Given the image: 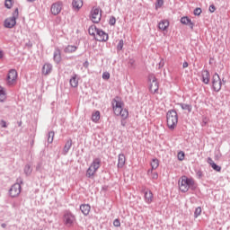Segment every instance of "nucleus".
Here are the masks:
<instances>
[{"mask_svg": "<svg viewBox=\"0 0 230 230\" xmlns=\"http://www.w3.org/2000/svg\"><path fill=\"white\" fill-rule=\"evenodd\" d=\"M153 173H154V169H152L151 167V169L147 171V175H152Z\"/></svg>", "mask_w": 230, "mask_h": 230, "instance_id": "obj_56", "label": "nucleus"}, {"mask_svg": "<svg viewBox=\"0 0 230 230\" xmlns=\"http://www.w3.org/2000/svg\"><path fill=\"white\" fill-rule=\"evenodd\" d=\"M82 6H84V0H73L72 1L73 10H76L78 12V10H80V8H82Z\"/></svg>", "mask_w": 230, "mask_h": 230, "instance_id": "obj_24", "label": "nucleus"}, {"mask_svg": "<svg viewBox=\"0 0 230 230\" xmlns=\"http://www.w3.org/2000/svg\"><path fill=\"white\" fill-rule=\"evenodd\" d=\"M79 80H80V78H78V75L74 73L69 80L70 87L76 89V87H78Z\"/></svg>", "mask_w": 230, "mask_h": 230, "instance_id": "obj_16", "label": "nucleus"}, {"mask_svg": "<svg viewBox=\"0 0 230 230\" xmlns=\"http://www.w3.org/2000/svg\"><path fill=\"white\" fill-rule=\"evenodd\" d=\"M53 139H55V131H49L47 134V142L48 145H51V143H53Z\"/></svg>", "mask_w": 230, "mask_h": 230, "instance_id": "obj_32", "label": "nucleus"}, {"mask_svg": "<svg viewBox=\"0 0 230 230\" xmlns=\"http://www.w3.org/2000/svg\"><path fill=\"white\" fill-rule=\"evenodd\" d=\"M111 78V74L109 72L102 73V80H109Z\"/></svg>", "mask_w": 230, "mask_h": 230, "instance_id": "obj_47", "label": "nucleus"}, {"mask_svg": "<svg viewBox=\"0 0 230 230\" xmlns=\"http://www.w3.org/2000/svg\"><path fill=\"white\" fill-rule=\"evenodd\" d=\"M4 6L8 10H10V8H12V6H13V4H12V0H5Z\"/></svg>", "mask_w": 230, "mask_h": 230, "instance_id": "obj_44", "label": "nucleus"}, {"mask_svg": "<svg viewBox=\"0 0 230 230\" xmlns=\"http://www.w3.org/2000/svg\"><path fill=\"white\" fill-rule=\"evenodd\" d=\"M72 146H73V139L68 138L63 147V155H67Z\"/></svg>", "mask_w": 230, "mask_h": 230, "instance_id": "obj_17", "label": "nucleus"}, {"mask_svg": "<svg viewBox=\"0 0 230 230\" xmlns=\"http://www.w3.org/2000/svg\"><path fill=\"white\" fill-rule=\"evenodd\" d=\"M79 209L84 217H87L89 213H91V205L82 204L80 205Z\"/></svg>", "mask_w": 230, "mask_h": 230, "instance_id": "obj_21", "label": "nucleus"}, {"mask_svg": "<svg viewBox=\"0 0 230 230\" xmlns=\"http://www.w3.org/2000/svg\"><path fill=\"white\" fill-rule=\"evenodd\" d=\"M23 172L25 175H27V177L31 175V172H33V170L31 169V165L30 164H25Z\"/></svg>", "mask_w": 230, "mask_h": 230, "instance_id": "obj_35", "label": "nucleus"}, {"mask_svg": "<svg viewBox=\"0 0 230 230\" xmlns=\"http://www.w3.org/2000/svg\"><path fill=\"white\" fill-rule=\"evenodd\" d=\"M36 172H42V162L37 164Z\"/></svg>", "mask_w": 230, "mask_h": 230, "instance_id": "obj_52", "label": "nucleus"}, {"mask_svg": "<svg viewBox=\"0 0 230 230\" xmlns=\"http://www.w3.org/2000/svg\"><path fill=\"white\" fill-rule=\"evenodd\" d=\"M78 49V47L75 45H68L64 48V53H75Z\"/></svg>", "mask_w": 230, "mask_h": 230, "instance_id": "obj_27", "label": "nucleus"}, {"mask_svg": "<svg viewBox=\"0 0 230 230\" xmlns=\"http://www.w3.org/2000/svg\"><path fill=\"white\" fill-rule=\"evenodd\" d=\"M125 163H127V158L124 154H119L118 156V164L117 168H123L125 166Z\"/></svg>", "mask_w": 230, "mask_h": 230, "instance_id": "obj_23", "label": "nucleus"}, {"mask_svg": "<svg viewBox=\"0 0 230 230\" xmlns=\"http://www.w3.org/2000/svg\"><path fill=\"white\" fill-rule=\"evenodd\" d=\"M168 26H170V22L168 20H162L158 23V28L159 30H162V31L168 30Z\"/></svg>", "mask_w": 230, "mask_h": 230, "instance_id": "obj_25", "label": "nucleus"}, {"mask_svg": "<svg viewBox=\"0 0 230 230\" xmlns=\"http://www.w3.org/2000/svg\"><path fill=\"white\" fill-rule=\"evenodd\" d=\"M115 116H120L122 119H127L128 118V109H123V107L114 112Z\"/></svg>", "mask_w": 230, "mask_h": 230, "instance_id": "obj_19", "label": "nucleus"}, {"mask_svg": "<svg viewBox=\"0 0 230 230\" xmlns=\"http://www.w3.org/2000/svg\"><path fill=\"white\" fill-rule=\"evenodd\" d=\"M149 91L152 94H158L159 93V83L155 81L150 84Z\"/></svg>", "mask_w": 230, "mask_h": 230, "instance_id": "obj_18", "label": "nucleus"}, {"mask_svg": "<svg viewBox=\"0 0 230 230\" xmlns=\"http://www.w3.org/2000/svg\"><path fill=\"white\" fill-rule=\"evenodd\" d=\"M216 87H218V83H216Z\"/></svg>", "mask_w": 230, "mask_h": 230, "instance_id": "obj_64", "label": "nucleus"}, {"mask_svg": "<svg viewBox=\"0 0 230 230\" xmlns=\"http://www.w3.org/2000/svg\"><path fill=\"white\" fill-rule=\"evenodd\" d=\"M75 222H76V216L69 209L64 210L63 211L64 226H66V227H73V226H75Z\"/></svg>", "mask_w": 230, "mask_h": 230, "instance_id": "obj_2", "label": "nucleus"}, {"mask_svg": "<svg viewBox=\"0 0 230 230\" xmlns=\"http://www.w3.org/2000/svg\"><path fill=\"white\" fill-rule=\"evenodd\" d=\"M96 172L94 171V169H93L92 166H90L87 170H86V177L87 179H93L95 175Z\"/></svg>", "mask_w": 230, "mask_h": 230, "instance_id": "obj_30", "label": "nucleus"}, {"mask_svg": "<svg viewBox=\"0 0 230 230\" xmlns=\"http://www.w3.org/2000/svg\"><path fill=\"white\" fill-rule=\"evenodd\" d=\"M1 227H3V229L6 228V224L5 223H2L1 224Z\"/></svg>", "mask_w": 230, "mask_h": 230, "instance_id": "obj_60", "label": "nucleus"}, {"mask_svg": "<svg viewBox=\"0 0 230 230\" xmlns=\"http://www.w3.org/2000/svg\"><path fill=\"white\" fill-rule=\"evenodd\" d=\"M6 100V89L0 85V102Z\"/></svg>", "mask_w": 230, "mask_h": 230, "instance_id": "obj_34", "label": "nucleus"}, {"mask_svg": "<svg viewBox=\"0 0 230 230\" xmlns=\"http://www.w3.org/2000/svg\"><path fill=\"white\" fill-rule=\"evenodd\" d=\"M187 180V188L188 191H195L197 190V184L195 183V181L191 178L186 177Z\"/></svg>", "mask_w": 230, "mask_h": 230, "instance_id": "obj_20", "label": "nucleus"}, {"mask_svg": "<svg viewBox=\"0 0 230 230\" xmlns=\"http://www.w3.org/2000/svg\"><path fill=\"white\" fill-rule=\"evenodd\" d=\"M163 4H164V0H156L155 10H159V8H162Z\"/></svg>", "mask_w": 230, "mask_h": 230, "instance_id": "obj_39", "label": "nucleus"}, {"mask_svg": "<svg viewBox=\"0 0 230 230\" xmlns=\"http://www.w3.org/2000/svg\"><path fill=\"white\" fill-rule=\"evenodd\" d=\"M208 123H209V119H208L207 117H204L201 122V127H206Z\"/></svg>", "mask_w": 230, "mask_h": 230, "instance_id": "obj_50", "label": "nucleus"}, {"mask_svg": "<svg viewBox=\"0 0 230 230\" xmlns=\"http://www.w3.org/2000/svg\"><path fill=\"white\" fill-rule=\"evenodd\" d=\"M212 89L216 93H220V90L222 89V80L220 79L218 73H215L212 76Z\"/></svg>", "mask_w": 230, "mask_h": 230, "instance_id": "obj_4", "label": "nucleus"}, {"mask_svg": "<svg viewBox=\"0 0 230 230\" xmlns=\"http://www.w3.org/2000/svg\"><path fill=\"white\" fill-rule=\"evenodd\" d=\"M178 161H182L184 159V157H186V154L184 153V151H180L178 153Z\"/></svg>", "mask_w": 230, "mask_h": 230, "instance_id": "obj_42", "label": "nucleus"}, {"mask_svg": "<svg viewBox=\"0 0 230 230\" xmlns=\"http://www.w3.org/2000/svg\"><path fill=\"white\" fill-rule=\"evenodd\" d=\"M216 11L217 7L215 6V4H210L208 7V12H210V13H215Z\"/></svg>", "mask_w": 230, "mask_h": 230, "instance_id": "obj_49", "label": "nucleus"}, {"mask_svg": "<svg viewBox=\"0 0 230 230\" xmlns=\"http://www.w3.org/2000/svg\"><path fill=\"white\" fill-rule=\"evenodd\" d=\"M211 168L215 170V172H222V167L217 164H212Z\"/></svg>", "mask_w": 230, "mask_h": 230, "instance_id": "obj_43", "label": "nucleus"}, {"mask_svg": "<svg viewBox=\"0 0 230 230\" xmlns=\"http://www.w3.org/2000/svg\"><path fill=\"white\" fill-rule=\"evenodd\" d=\"M193 13H194V15L199 16V15H200V13H202V9L200 7H197L194 9Z\"/></svg>", "mask_w": 230, "mask_h": 230, "instance_id": "obj_46", "label": "nucleus"}, {"mask_svg": "<svg viewBox=\"0 0 230 230\" xmlns=\"http://www.w3.org/2000/svg\"><path fill=\"white\" fill-rule=\"evenodd\" d=\"M102 12L100 7H93L91 10V21L94 22V24H98L100 21H102Z\"/></svg>", "mask_w": 230, "mask_h": 230, "instance_id": "obj_5", "label": "nucleus"}, {"mask_svg": "<svg viewBox=\"0 0 230 230\" xmlns=\"http://www.w3.org/2000/svg\"><path fill=\"white\" fill-rule=\"evenodd\" d=\"M84 67H89V61L83 63Z\"/></svg>", "mask_w": 230, "mask_h": 230, "instance_id": "obj_57", "label": "nucleus"}, {"mask_svg": "<svg viewBox=\"0 0 230 230\" xmlns=\"http://www.w3.org/2000/svg\"><path fill=\"white\" fill-rule=\"evenodd\" d=\"M142 193H144V199L146 204H152V202H154V193L152 190H146V189H143Z\"/></svg>", "mask_w": 230, "mask_h": 230, "instance_id": "obj_10", "label": "nucleus"}, {"mask_svg": "<svg viewBox=\"0 0 230 230\" xmlns=\"http://www.w3.org/2000/svg\"><path fill=\"white\" fill-rule=\"evenodd\" d=\"M53 60L55 64H60L62 62V51L60 49L56 48L53 54Z\"/></svg>", "mask_w": 230, "mask_h": 230, "instance_id": "obj_13", "label": "nucleus"}, {"mask_svg": "<svg viewBox=\"0 0 230 230\" xmlns=\"http://www.w3.org/2000/svg\"><path fill=\"white\" fill-rule=\"evenodd\" d=\"M123 46H125L123 40H119L117 45V51H121L123 49Z\"/></svg>", "mask_w": 230, "mask_h": 230, "instance_id": "obj_41", "label": "nucleus"}, {"mask_svg": "<svg viewBox=\"0 0 230 230\" xmlns=\"http://www.w3.org/2000/svg\"><path fill=\"white\" fill-rule=\"evenodd\" d=\"M4 57V52L0 49V58H3Z\"/></svg>", "mask_w": 230, "mask_h": 230, "instance_id": "obj_58", "label": "nucleus"}, {"mask_svg": "<svg viewBox=\"0 0 230 230\" xmlns=\"http://www.w3.org/2000/svg\"><path fill=\"white\" fill-rule=\"evenodd\" d=\"M188 66H190V64H188L187 61H184L183 64H182L183 69H186V67H188Z\"/></svg>", "mask_w": 230, "mask_h": 230, "instance_id": "obj_54", "label": "nucleus"}, {"mask_svg": "<svg viewBox=\"0 0 230 230\" xmlns=\"http://www.w3.org/2000/svg\"><path fill=\"white\" fill-rule=\"evenodd\" d=\"M7 85L10 87L12 85H15L17 82V70L11 69L9 70L7 76H6Z\"/></svg>", "mask_w": 230, "mask_h": 230, "instance_id": "obj_6", "label": "nucleus"}, {"mask_svg": "<svg viewBox=\"0 0 230 230\" xmlns=\"http://www.w3.org/2000/svg\"><path fill=\"white\" fill-rule=\"evenodd\" d=\"M28 3H33L35 0H27Z\"/></svg>", "mask_w": 230, "mask_h": 230, "instance_id": "obj_62", "label": "nucleus"}, {"mask_svg": "<svg viewBox=\"0 0 230 230\" xmlns=\"http://www.w3.org/2000/svg\"><path fill=\"white\" fill-rule=\"evenodd\" d=\"M164 66V63H162V61L159 63V67H163Z\"/></svg>", "mask_w": 230, "mask_h": 230, "instance_id": "obj_61", "label": "nucleus"}, {"mask_svg": "<svg viewBox=\"0 0 230 230\" xmlns=\"http://www.w3.org/2000/svg\"><path fill=\"white\" fill-rule=\"evenodd\" d=\"M52 69H53V65H51L49 63H46L42 66V74L43 75H49V73H51Z\"/></svg>", "mask_w": 230, "mask_h": 230, "instance_id": "obj_26", "label": "nucleus"}, {"mask_svg": "<svg viewBox=\"0 0 230 230\" xmlns=\"http://www.w3.org/2000/svg\"><path fill=\"white\" fill-rule=\"evenodd\" d=\"M90 166L93 171L98 172V170H100V166H102V159L94 158Z\"/></svg>", "mask_w": 230, "mask_h": 230, "instance_id": "obj_22", "label": "nucleus"}, {"mask_svg": "<svg viewBox=\"0 0 230 230\" xmlns=\"http://www.w3.org/2000/svg\"><path fill=\"white\" fill-rule=\"evenodd\" d=\"M202 215V208L197 207L194 211V218H199Z\"/></svg>", "mask_w": 230, "mask_h": 230, "instance_id": "obj_36", "label": "nucleus"}, {"mask_svg": "<svg viewBox=\"0 0 230 230\" xmlns=\"http://www.w3.org/2000/svg\"><path fill=\"white\" fill-rule=\"evenodd\" d=\"M110 26H115L116 25V17L111 16L109 20Z\"/></svg>", "mask_w": 230, "mask_h": 230, "instance_id": "obj_45", "label": "nucleus"}, {"mask_svg": "<svg viewBox=\"0 0 230 230\" xmlns=\"http://www.w3.org/2000/svg\"><path fill=\"white\" fill-rule=\"evenodd\" d=\"M1 125H2L3 128H6V121L1 120Z\"/></svg>", "mask_w": 230, "mask_h": 230, "instance_id": "obj_55", "label": "nucleus"}, {"mask_svg": "<svg viewBox=\"0 0 230 230\" xmlns=\"http://www.w3.org/2000/svg\"><path fill=\"white\" fill-rule=\"evenodd\" d=\"M113 226H114V227H120L121 226V222L119 221V218L114 219Z\"/></svg>", "mask_w": 230, "mask_h": 230, "instance_id": "obj_48", "label": "nucleus"}, {"mask_svg": "<svg viewBox=\"0 0 230 230\" xmlns=\"http://www.w3.org/2000/svg\"><path fill=\"white\" fill-rule=\"evenodd\" d=\"M19 18V8H16L13 12V17H8L4 22V28L12 30L17 24V19Z\"/></svg>", "mask_w": 230, "mask_h": 230, "instance_id": "obj_3", "label": "nucleus"}, {"mask_svg": "<svg viewBox=\"0 0 230 230\" xmlns=\"http://www.w3.org/2000/svg\"><path fill=\"white\" fill-rule=\"evenodd\" d=\"M128 67H130V69H136V59L129 58V60L128 62Z\"/></svg>", "mask_w": 230, "mask_h": 230, "instance_id": "obj_37", "label": "nucleus"}, {"mask_svg": "<svg viewBox=\"0 0 230 230\" xmlns=\"http://www.w3.org/2000/svg\"><path fill=\"white\" fill-rule=\"evenodd\" d=\"M98 30L99 29H98V27H96V25H92L88 29V33L92 37H96V33H98Z\"/></svg>", "mask_w": 230, "mask_h": 230, "instance_id": "obj_29", "label": "nucleus"}, {"mask_svg": "<svg viewBox=\"0 0 230 230\" xmlns=\"http://www.w3.org/2000/svg\"><path fill=\"white\" fill-rule=\"evenodd\" d=\"M209 80H211V75L209 74V70H202L201 71V82L208 85L209 84Z\"/></svg>", "mask_w": 230, "mask_h": 230, "instance_id": "obj_12", "label": "nucleus"}, {"mask_svg": "<svg viewBox=\"0 0 230 230\" xmlns=\"http://www.w3.org/2000/svg\"><path fill=\"white\" fill-rule=\"evenodd\" d=\"M178 105L181 107V109H182V111H188V112H191V111H193L191 104L179 102Z\"/></svg>", "mask_w": 230, "mask_h": 230, "instance_id": "obj_28", "label": "nucleus"}, {"mask_svg": "<svg viewBox=\"0 0 230 230\" xmlns=\"http://www.w3.org/2000/svg\"><path fill=\"white\" fill-rule=\"evenodd\" d=\"M195 172H196V177L197 179H202V177H204V172H202V170L200 169H196L195 170Z\"/></svg>", "mask_w": 230, "mask_h": 230, "instance_id": "obj_40", "label": "nucleus"}, {"mask_svg": "<svg viewBox=\"0 0 230 230\" xmlns=\"http://www.w3.org/2000/svg\"><path fill=\"white\" fill-rule=\"evenodd\" d=\"M111 105H112L113 112L115 114V112H118V111H119L120 109H123V107L125 106V103L123 102V101H121V97L116 96L115 98L112 99Z\"/></svg>", "mask_w": 230, "mask_h": 230, "instance_id": "obj_7", "label": "nucleus"}, {"mask_svg": "<svg viewBox=\"0 0 230 230\" xmlns=\"http://www.w3.org/2000/svg\"><path fill=\"white\" fill-rule=\"evenodd\" d=\"M62 6H64V4L61 1L52 4L50 7L52 15H58L62 12Z\"/></svg>", "mask_w": 230, "mask_h": 230, "instance_id": "obj_9", "label": "nucleus"}, {"mask_svg": "<svg viewBox=\"0 0 230 230\" xmlns=\"http://www.w3.org/2000/svg\"><path fill=\"white\" fill-rule=\"evenodd\" d=\"M150 166H151L152 170H157V168H159V159L153 158L150 163Z\"/></svg>", "mask_w": 230, "mask_h": 230, "instance_id": "obj_33", "label": "nucleus"}, {"mask_svg": "<svg viewBox=\"0 0 230 230\" xmlns=\"http://www.w3.org/2000/svg\"><path fill=\"white\" fill-rule=\"evenodd\" d=\"M100 111H95L93 114H92V121H93V123H98V121H100Z\"/></svg>", "mask_w": 230, "mask_h": 230, "instance_id": "obj_31", "label": "nucleus"}, {"mask_svg": "<svg viewBox=\"0 0 230 230\" xmlns=\"http://www.w3.org/2000/svg\"><path fill=\"white\" fill-rule=\"evenodd\" d=\"M188 181L186 180V176H184L183 179H181V181H179V189L181 191V193H188Z\"/></svg>", "mask_w": 230, "mask_h": 230, "instance_id": "obj_15", "label": "nucleus"}, {"mask_svg": "<svg viewBox=\"0 0 230 230\" xmlns=\"http://www.w3.org/2000/svg\"><path fill=\"white\" fill-rule=\"evenodd\" d=\"M181 22L185 26H189L190 30H193V28L195 27V23H193V22H191V19H190V17L188 16L181 17Z\"/></svg>", "mask_w": 230, "mask_h": 230, "instance_id": "obj_14", "label": "nucleus"}, {"mask_svg": "<svg viewBox=\"0 0 230 230\" xmlns=\"http://www.w3.org/2000/svg\"><path fill=\"white\" fill-rule=\"evenodd\" d=\"M21 125H22V121H20V123H19V127H21Z\"/></svg>", "mask_w": 230, "mask_h": 230, "instance_id": "obj_63", "label": "nucleus"}, {"mask_svg": "<svg viewBox=\"0 0 230 230\" xmlns=\"http://www.w3.org/2000/svg\"><path fill=\"white\" fill-rule=\"evenodd\" d=\"M166 121L167 127L170 130H174L175 127L179 123V115L177 114V111L169 110L166 113Z\"/></svg>", "mask_w": 230, "mask_h": 230, "instance_id": "obj_1", "label": "nucleus"}, {"mask_svg": "<svg viewBox=\"0 0 230 230\" xmlns=\"http://www.w3.org/2000/svg\"><path fill=\"white\" fill-rule=\"evenodd\" d=\"M26 46H28L29 48H31V46H33V44H31V42H28V43H26Z\"/></svg>", "mask_w": 230, "mask_h": 230, "instance_id": "obj_59", "label": "nucleus"}, {"mask_svg": "<svg viewBox=\"0 0 230 230\" xmlns=\"http://www.w3.org/2000/svg\"><path fill=\"white\" fill-rule=\"evenodd\" d=\"M147 80H148V82H150L152 84L154 82H157V77H155V75H154V74H149Z\"/></svg>", "mask_w": 230, "mask_h": 230, "instance_id": "obj_38", "label": "nucleus"}, {"mask_svg": "<svg viewBox=\"0 0 230 230\" xmlns=\"http://www.w3.org/2000/svg\"><path fill=\"white\" fill-rule=\"evenodd\" d=\"M96 35L98 37L97 40L99 42H107L109 40V34H107V32L102 29L97 30Z\"/></svg>", "mask_w": 230, "mask_h": 230, "instance_id": "obj_11", "label": "nucleus"}, {"mask_svg": "<svg viewBox=\"0 0 230 230\" xmlns=\"http://www.w3.org/2000/svg\"><path fill=\"white\" fill-rule=\"evenodd\" d=\"M21 183H14L9 190V195L12 199H15V197H19L21 195Z\"/></svg>", "mask_w": 230, "mask_h": 230, "instance_id": "obj_8", "label": "nucleus"}, {"mask_svg": "<svg viewBox=\"0 0 230 230\" xmlns=\"http://www.w3.org/2000/svg\"><path fill=\"white\" fill-rule=\"evenodd\" d=\"M208 164H210V166H213V164H215V162L213 161V159L211 157L208 158Z\"/></svg>", "mask_w": 230, "mask_h": 230, "instance_id": "obj_53", "label": "nucleus"}, {"mask_svg": "<svg viewBox=\"0 0 230 230\" xmlns=\"http://www.w3.org/2000/svg\"><path fill=\"white\" fill-rule=\"evenodd\" d=\"M151 179L153 181H157V179H159V173H157V172H155L151 174Z\"/></svg>", "mask_w": 230, "mask_h": 230, "instance_id": "obj_51", "label": "nucleus"}]
</instances>
